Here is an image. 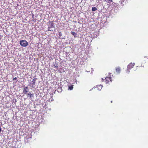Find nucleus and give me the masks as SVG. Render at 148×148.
<instances>
[{"label":"nucleus","instance_id":"nucleus-11","mask_svg":"<svg viewBox=\"0 0 148 148\" xmlns=\"http://www.w3.org/2000/svg\"><path fill=\"white\" fill-rule=\"evenodd\" d=\"M97 9L95 7H92V11H95L97 10Z\"/></svg>","mask_w":148,"mask_h":148},{"label":"nucleus","instance_id":"nucleus-2","mask_svg":"<svg viewBox=\"0 0 148 148\" xmlns=\"http://www.w3.org/2000/svg\"><path fill=\"white\" fill-rule=\"evenodd\" d=\"M20 44L22 47H26L28 45V43L25 40H22L20 41Z\"/></svg>","mask_w":148,"mask_h":148},{"label":"nucleus","instance_id":"nucleus-14","mask_svg":"<svg viewBox=\"0 0 148 148\" xmlns=\"http://www.w3.org/2000/svg\"><path fill=\"white\" fill-rule=\"evenodd\" d=\"M59 35L60 36H62V33L61 32H59Z\"/></svg>","mask_w":148,"mask_h":148},{"label":"nucleus","instance_id":"nucleus-16","mask_svg":"<svg viewBox=\"0 0 148 148\" xmlns=\"http://www.w3.org/2000/svg\"><path fill=\"white\" fill-rule=\"evenodd\" d=\"M1 128L0 127V132H1Z\"/></svg>","mask_w":148,"mask_h":148},{"label":"nucleus","instance_id":"nucleus-1","mask_svg":"<svg viewBox=\"0 0 148 148\" xmlns=\"http://www.w3.org/2000/svg\"><path fill=\"white\" fill-rule=\"evenodd\" d=\"M47 24L48 26V30L50 31H53L52 28L54 27L55 23H53V21H49Z\"/></svg>","mask_w":148,"mask_h":148},{"label":"nucleus","instance_id":"nucleus-7","mask_svg":"<svg viewBox=\"0 0 148 148\" xmlns=\"http://www.w3.org/2000/svg\"><path fill=\"white\" fill-rule=\"evenodd\" d=\"M37 78H34L33 79V80L32 81V83L31 84L32 85L34 86L35 85L36 81L37 80Z\"/></svg>","mask_w":148,"mask_h":148},{"label":"nucleus","instance_id":"nucleus-17","mask_svg":"<svg viewBox=\"0 0 148 148\" xmlns=\"http://www.w3.org/2000/svg\"><path fill=\"white\" fill-rule=\"evenodd\" d=\"M111 103H112V101H111Z\"/></svg>","mask_w":148,"mask_h":148},{"label":"nucleus","instance_id":"nucleus-9","mask_svg":"<svg viewBox=\"0 0 148 148\" xmlns=\"http://www.w3.org/2000/svg\"><path fill=\"white\" fill-rule=\"evenodd\" d=\"M71 33L75 37H77V34L75 32L72 31L71 32Z\"/></svg>","mask_w":148,"mask_h":148},{"label":"nucleus","instance_id":"nucleus-3","mask_svg":"<svg viewBox=\"0 0 148 148\" xmlns=\"http://www.w3.org/2000/svg\"><path fill=\"white\" fill-rule=\"evenodd\" d=\"M135 65L134 63H130L127 66V69L126 71L127 73H129L130 72V70L133 67L134 65Z\"/></svg>","mask_w":148,"mask_h":148},{"label":"nucleus","instance_id":"nucleus-8","mask_svg":"<svg viewBox=\"0 0 148 148\" xmlns=\"http://www.w3.org/2000/svg\"><path fill=\"white\" fill-rule=\"evenodd\" d=\"M27 96L29 97L30 98L33 97L34 96V94H32L30 92H29L27 94Z\"/></svg>","mask_w":148,"mask_h":148},{"label":"nucleus","instance_id":"nucleus-4","mask_svg":"<svg viewBox=\"0 0 148 148\" xmlns=\"http://www.w3.org/2000/svg\"><path fill=\"white\" fill-rule=\"evenodd\" d=\"M112 78L111 77H107L105 78V82L106 84H108L109 83L110 81H111Z\"/></svg>","mask_w":148,"mask_h":148},{"label":"nucleus","instance_id":"nucleus-5","mask_svg":"<svg viewBox=\"0 0 148 148\" xmlns=\"http://www.w3.org/2000/svg\"><path fill=\"white\" fill-rule=\"evenodd\" d=\"M29 91V89L28 88V87L26 86L23 88V92L25 94H27Z\"/></svg>","mask_w":148,"mask_h":148},{"label":"nucleus","instance_id":"nucleus-15","mask_svg":"<svg viewBox=\"0 0 148 148\" xmlns=\"http://www.w3.org/2000/svg\"><path fill=\"white\" fill-rule=\"evenodd\" d=\"M17 79V78L16 77H15V78H13V80H14V81H15V80H16Z\"/></svg>","mask_w":148,"mask_h":148},{"label":"nucleus","instance_id":"nucleus-13","mask_svg":"<svg viewBox=\"0 0 148 148\" xmlns=\"http://www.w3.org/2000/svg\"><path fill=\"white\" fill-rule=\"evenodd\" d=\"M108 3H110L111 2H112V0H108Z\"/></svg>","mask_w":148,"mask_h":148},{"label":"nucleus","instance_id":"nucleus-6","mask_svg":"<svg viewBox=\"0 0 148 148\" xmlns=\"http://www.w3.org/2000/svg\"><path fill=\"white\" fill-rule=\"evenodd\" d=\"M115 70L116 72L117 73H120L121 71V69L120 67H117L116 68Z\"/></svg>","mask_w":148,"mask_h":148},{"label":"nucleus","instance_id":"nucleus-10","mask_svg":"<svg viewBox=\"0 0 148 148\" xmlns=\"http://www.w3.org/2000/svg\"><path fill=\"white\" fill-rule=\"evenodd\" d=\"M73 85H71L70 86H69V89L71 90L73 89Z\"/></svg>","mask_w":148,"mask_h":148},{"label":"nucleus","instance_id":"nucleus-12","mask_svg":"<svg viewBox=\"0 0 148 148\" xmlns=\"http://www.w3.org/2000/svg\"><path fill=\"white\" fill-rule=\"evenodd\" d=\"M97 87L99 88V89L100 90L102 88V86L101 85H99L97 86Z\"/></svg>","mask_w":148,"mask_h":148}]
</instances>
